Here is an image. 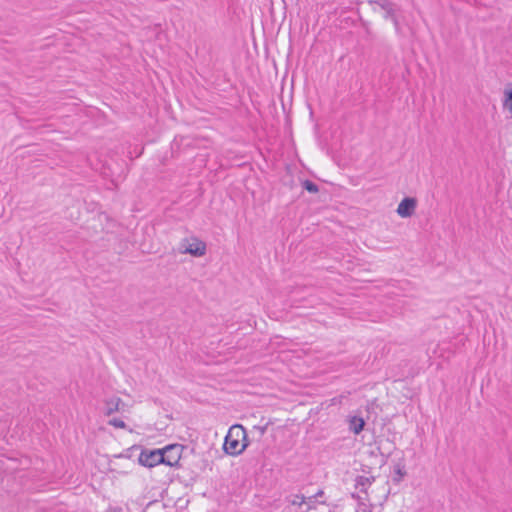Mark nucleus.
<instances>
[{"mask_svg": "<svg viewBox=\"0 0 512 512\" xmlns=\"http://www.w3.org/2000/svg\"><path fill=\"white\" fill-rule=\"evenodd\" d=\"M396 473L401 477H403L405 475V472L402 471V469L400 467H398L396 469Z\"/></svg>", "mask_w": 512, "mask_h": 512, "instance_id": "nucleus-15", "label": "nucleus"}, {"mask_svg": "<svg viewBox=\"0 0 512 512\" xmlns=\"http://www.w3.org/2000/svg\"><path fill=\"white\" fill-rule=\"evenodd\" d=\"M124 403L119 397H113L105 400V415L110 416L114 412L123 409Z\"/></svg>", "mask_w": 512, "mask_h": 512, "instance_id": "nucleus-7", "label": "nucleus"}, {"mask_svg": "<svg viewBox=\"0 0 512 512\" xmlns=\"http://www.w3.org/2000/svg\"><path fill=\"white\" fill-rule=\"evenodd\" d=\"M138 461L142 466L152 468L158 464H162V461H164L163 453L160 449L142 451L139 455Z\"/></svg>", "mask_w": 512, "mask_h": 512, "instance_id": "nucleus-4", "label": "nucleus"}, {"mask_svg": "<svg viewBox=\"0 0 512 512\" xmlns=\"http://www.w3.org/2000/svg\"><path fill=\"white\" fill-rule=\"evenodd\" d=\"M368 3L374 12L380 8L384 12V18L393 22L395 30L400 31V23L397 17V5L390 0H369Z\"/></svg>", "mask_w": 512, "mask_h": 512, "instance_id": "nucleus-2", "label": "nucleus"}, {"mask_svg": "<svg viewBox=\"0 0 512 512\" xmlns=\"http://www.w3.org/2000/svg\"><path fill=\"white\" fill-rule=\"evenodd\" d=\"M375 478L372 477H366V476H357L355 479V487L361 488L363 492H366V488L370 486L374 482Z\"/></svg>", "mask_w": 512, "mask_h": 512, "instance_id": "nucleus-10", "label": "nucleus"}, {"mask_svg": "<svg viewBox=\"0 0 512 512\" xmlns=\"http://www.w3.org/2000/svg\"><path fill=\"white\" fill-rule=\"evenodd\" d=\"M180 252L201 257L206 253V244L197 238L184 239L180 245Z\"/></svg>", "mask_w": 512, "mask_h": 512, "instance_id": "nucleus-3", "label": "nucleus"}, {"mask_svg": "<svg viewBox=\"0 0 512 512\" xmlns=\"http://www.w3.org/2000/svg\"><path fill=\"white\" fill-rule=\"evenodd\" d=\"M303 187L310 193H317L319 190L318 186L310 180H305L303 182Z\"/></svg>", "mask_w": 512, "mask_h": 512, "instance_id": "nucleus-11", "label": "nucleus"}, {"mask_svg": "<svg viewBox=\"0 0 512 512\" xmlns=\"http://www.w3.org/2000/svg\"><path fill=\"white\" fill-rule=\"evenodd\" d=\"M367 512H370V511H367Z\"/></svg>", "mask_w": 512, "mask_h": 512, "instance_id": "nucleus-18", "label": "nucleus"}, {"mask_svg": "<svg viewBox=\"0 0 512 512\" xmlns=\"http://www.w3.org/2000/svg\"><path fill=\"white\" fill-rule=\"evenodd\" d=\"M108 512H121V509L120 508H114Z\"/></svg>", "mask_w": 512, "mask_h": 512, "instance_id": "nucleus-17", "label": "nucleus"}, {"mask_svg": "<svg viewBox=\"0 0 512 512\" xmlns=\"http://www.w3.org/2000/svg\"><path fill=\"white\" fill-rule=\"evenodd\" d=\"M108 424L111 426H114L115 428H120V429L126 428L125 422L123 420L117 419V418H113V419L109 420Z\"/></svg>", "mask_w": 512, "mask_h": 512, "instance_id": "nucleus-13", "label": "nucleus"}, {"mask_svg": "<svg viewBox=\"0 0 512 512\" xmlns=\"http://www.w3.org/2000/svg\"><path fill=\"white\" fill-rule=\"evenodd\" d=\"M291 505L302 506L305 503V497L303 495H294L289 499Z\"/></svg>", "mask_w": 512, "mask_h": 512, "instance_id": "nucleus-12", "label": "nucleus"}, {"mask_svg": "<svg viewBox=\"0 0 512 512\" xmlns=\"http://www.w3.org/2000/svg\"><path fill=\"white\" fill-rule=\"evenodd\" d=\"M246 438V431L242 425L231 426L225 437L224 451L232 456L241 454L248 445Z\"/></svg>", "mask_w": 512, "mask_h": 512, "instance_id": "nucleus-1", "label": "nucleus"}, {"mask_svg": "<svg viewBox=\"0 0 512 512\" xmlns=\"http://www.w3.org/2000/svg\"><path fill=\"white\" fill-rule=\"evenodd\" d=\"M503 109L507 110L512 116V83L503 91Z\"/></svg>", "mask_w": 512, "mask_h": 512, "instance_id": "nucleus-8", "label": "nucleus"}, {"mask_svg": "<svg viewBox=\"0 0 512 512\" xmlns=\"http://www.w3.org/2000/svg\"><path fill=\"white\" fill-rule=\"evenodd\" d=\"M364 425L365 422L361 417L353 416L349 419V429L354 434H359L363 430Z\"/></svg>", "mask_w": 512, "mask_h": 512, "instance_id": "nucleus-9", "label": "nucleus"}, {"mask_svg": "<svg viewBox=\"0 0 512 512\" xmlns=\"http://www.w3.org/2000/svg\"><path fill=\"white\" fill-rule=\"evenodd\" d=\"M416 206L417 200L415 198L406 197L399 203L396 212L402 218H409L414 214Z\"/></svg>", "mask_w": 512, "mask_h": 512, "instance_id": "nucleus-6", "label": "nucleus"}, {"mask_svg": "<svg viewBox=\"0 0 512 512\" xmlns=\"http://www.w3.org/2000/svg\"><path fill=\"white\" fill-rule=\"evenodd\" d=\"M322 495H323V491H322V490H320V491H318V492L316 493L315 497H320V496H322Z\"/></svg>", "mask_w": 512, "mask_h": 512, "instance_id": "nucleus-16", "label": "nucleus"}, {"mask_svg": "<svg viewBox=\"0 0 512 512\" xmlns=\"http://www.w3.org/2000/svg\"><path fill=\"white\" fill-rule=\"evenodd\" d=\"M161 451L163 453L164 458L162 464H166L168 466L173 467L178 464L181 458L182 446L178 444L168 445Z\"/></svg>", "mask_w": 512, "mask_h": 512, "instance_id": "nucleus-5", "label": "nucleus"}, {"mask_svg": "<svg viewBox=\"0 0 512 512\" xmlns=\"http://www.w3.org/2000/svg\"><path fill=\"white\" fill-rule=\"evenodd\" d=\"M255 429H257L260 433V435H264L267 430V425L265 426H256Z\"/></svg>", "mask_w": 512, "mask_h": 512, "instance_id": "nucleus-14", "label": "nucleus"}]
</instances>
